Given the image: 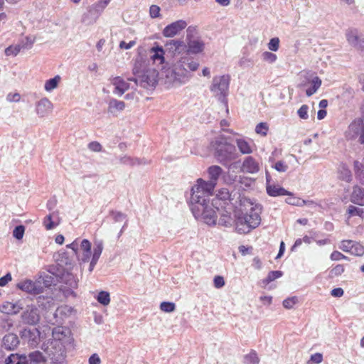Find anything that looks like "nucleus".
Segmentation results:
<instances>
[{"mask_svg": "<svg viewBox=\"0 0 364 364\" xmlns=\"http://www.w3.org/2000/svg\"><path fill=\"white\" fill-rule=\"evenodd\" d=\"M35 41L36 37L33 36H26L19 41L18 46L21 49H30L32 48Z\"/></svg>", "mask_w": 364, "mask_h": 364, "instance_id": "obj_34", "label": "nucleus"}, {"mask_svg": "<svg viewBox=\"0 0 364 364\" xmlns=\"http://www.w3.org/2000/svg\"><path fill=\"white\" fill-rule=\"evenodd\" d=\"M88 148L90 151L95 152H100L102 151V145L97 141H92L88 144Z\"/></svg>", "mask_w": 364, "mask_h": 364, "instance_id": "obj_60", "label": "nucleus"}, {"mask_svg": "<svg viewBox=\"0 0 364 364\" xmlns=\"http://www.w3.org/2000/svg\"><path fill=\"white\" fill-rule=\"evenodd\" d=\"M22 310L21 321L23 324L34 326L39 322L41 315L39 310L36 305H27L26 308H23Z\"/></svg>", "mask_w": 364, "mask_h": 364, "instance_id": "obj_9", "label": "nucleus"}, {"mask_svg": "<svg viewBox=\"0 0 364 364\" xmlns=\"http://www.w3.org/2000/svg\"><path fill=\"white\" fill-rule=\"evenodd\" d=\"M354 171L356 178L362 183H364V164L358 161H355Z\"/></svg>", "mask_w": 364, "mask_h": 364, "instance_id": "obj_33", "label": "nucleus"}, {"mask_svg": "<svg viewBox=\"0 0 364 364\" xmlns=\"http://www.w3.org/2000/svg\"><path fill=\"white\" fill-rule=\"evenodd\" d=\"M350 254L355 256H362L364 254V247L360 243L353 242V245L350 246Z\"/></svg>", "mask_w": 364, "mask_h": 364, "instance_id": "obj_41", "label": "nucleus"}, {"mask_svg": "<svg viewBox=\"0 0 364 364\" xmlns=\"http://www.w3.org/2000/svg\"><path fill=\"white\" fill-rule=\"evenodd\" d=\"M350 201L356 205H364V188L355 186L350 196Z\"/></svg>", "mask_w": 364, "mask_h": 364, "instance_id": "obj_21", "label": "nucleus"}, {"mask_svg": "<svg viewBox=\"0 0 364 364\" xmlns=\"http://www.w3.org/2000/svg\"><path fill=\"white\" fill-rule=\"evenodd\" d=\"M25 364H46L42 353L39 351H34L26 355Z\"/></svg>", "mask_w": 364, "mask_h": 364, "instance_id": "obj_26", "label": "nucleus"}, {"mask_svg": "<svg viewBox=\"0 0 364 364\" xmlns=\"http://www.w3.org/2000/svg\"><path fill=\"white\" fill-rule=\"evenodd\" d=\"M213 146L215 149V156L222 164H227L238 156L235 146L223 137L216 139Z\"/></svg>", "mask_w": 364, "mask_h": 364, "instance_id": "obj_5", "label": "nucleus"}, {"mask_svg": "<svg viewBox=\"0 0 364 364\" xmlns=\"http://www.w3.org/2000/svg\"><path fill=\"white\" fill-rule=\"evenodd\" d=\"M157 78L158 72L155 69H148L138 77H128L127 80L134 81L136 85L148 89L156 86Z\"/></svg>", "mask_w": 364, "mask_h": 364, "instance_id": "obj_8", "label": "nucleus"}, {"mask_svg": "<svg viewBox=\"0 0 364 364\" xmlns=\"http://www.w3.org/2000/svg\"><path fill=\"white\" fill-rule=\"evenodd\" d=\"M364 213L363 209L357 208L353 205H350L348 209V213L350 216L352 215H361Z\"/></svg>", "mask_w": 364, "mask_h": 364, "instance_id": "obj_53", "label": "nucleus"}, {"mask_svg": "<svg viewBox=\"0 0 364 364\" xmlns=\"http://www.w3.org/2000/svg\"><path fill=\"white\" fill-rule=\"evenodd\" d=\"M53 340L46 349L48 358L55 364H63L65 361L66 349L71 343L68 329L58 326L53 330Z\"/></svg>", "mask_w": 364, "mask_h": 364, "instance_id": "obj_2", "label": "nucleus"}, {"mask_svg": "<svg viewBox=\"0 0 364 364\" xmlns=\"http://www.w3.org/2000/svg\"><path fill=\"white\" fill-rule=\"evenodd\" d=\"M232 218L230 213L226 210L220 213V218L218 220V224L223 226H229L231 225Z\"/></svg>", "mask_w": 364, "mask_h": 364, "instance_id": "obj_37", "label": "nucleus"}, {"mask_svg": "<svg viewBox=\"0 0 364 364\" xmlns=\"http://www.w3.org/2000/svg\"><path fill=\"white\" fill-rule=\"evenodd\" d=\"M199 63L186 55L181 57L171 68L164 71L165 83L169 86H178L188 82L192 77L191 72L196 71Z\"/></svg>", "mask_w": 364, "mask_h": 364, "instance_id": "obj_1", "label": "nucleus"}, {"mask_svg": "<svg viewBox=\"0 0 364 364\" xmlns=\"http://www.w3.org/2000/svg\"><path fill=\"white\" fill-rule=\"evenodd\" d=\"M263 58L269 63H273L277 60V55L270 52H264L263 53Z\"/></svg>", "mask_w": 364, "mask_h": 364, "instance_id": "obj_63", "label": "nucleus"}, {"mask_svg": "<svg viewBox=\"0 0 364 364\" xmlns=\"http://www.w3.org/2000/svg\"><path fill=\"white\" fill-rule=\"evenodd\" d=\"M21 309H23V307L21 306L19 303L6 302L0 306V311L6 314H17Z\"/></svg>", "mask_w": 364, "mask_h": 364, "instance_id": "obj_24", "label": "nucleus"}, {"mask_svg": "<svg viewBox=\"0 0 364 364\" xmlns=\"http://www.w3.org/2000/svg\"><path fill=\"white\" fill-rule=\"evenodd\" d=\"M20 341L15 333H8L2 339V346L8 350H15L19 345Z\"/></svg>", "mask_w": 364, "mask_h": 364, "instance_id": "obj_20", "label": "nucleus"}, {"mask_svg": "<svg viewBox=\"0 0 364 364\" xmlns=\"http://www.w3.org/2000/svg\"><path fill=\"white\" fill-rule=\"evenodd\" d=\"M43 224L47 230H51L58 225L57 222L52 220V215H49L45 218Z\"/></svg>", "mask_w": 364, "mask_h": 364, "instance_id": "obj_48", "label": "nucleus"}, {"mask_svg": "<svg viewBox=\"0 0 364 364\" xmlns=\"http://www.w3.org/2000/svg\"><path fill=\"white\" fill-rule=\"evenodd\" d=\"M59 256L60 258L58 259V261L60 265L65 266L68 269H70L73 267V260L70 259L65 252L60 254Z\"/></svg>", "mask_w": 364, "mask_h": 364, "instance_id": "obj_35", "label": "nucleus"}, {"mask_svg": "<svg viewBox=\"0 0 364 364\" xmlns=\"http://www.w3.org/2000/svg\"><path fill=\"white\" fill-rule=\"evenodd\" d=\"M126 107V105L123 101H119L116 99H112L109 102L108 112L117 114L118 112L123 111Z\"/></svg>", "mask_w": 364, "mask_h": 364, "instance_id": "obj_25", "label": "nucleus"}, {"mask_svg": "<svg viewBox=\"0 0 364 364\" xmlns=\"http://www.w3.org/2000/svg\"><path fill=\"white\" fill-rule=\"evenodd\" d=\"M250 210L249 213H243L241 209V213L236 214L235 229L238 233H249L252 230L256 228L261 222L260 213L262 211L261 205L250 203Z\"/></svg>", "mask_w": 364, "mask_h": 364, "instance_id": "obj_4", "label": "nucleus"}, {"mask_svg": "<svg viewBox=\"0 0 364 364\" xmlns=\"http://www.w3.org/2000/svg\"><path fill=\"white\" fill-rule=\"evenodd\" d=\"M103 250V242L102 241H98L95 243V247L93 250L92 257L90 264L89 270L92 272L96 265Z\"/></svg>", "mask_w": 364, "mask_h": 364, "instance_id": "obj_23", "label": "nucleus"}, {"mask_svg": "<svg viewBox=\"0 0 364 364\" xmlns=\"http://www.w3.org/2000/svg\"><path fill=\"white\" fill-rule=\"evenodd\" d=\"M344 272V267L342 264H338L331 270L332 277L341 275Z\"/></svg>", "mask_w": 364, "mask_h": 364, "instance_id": "obj_58", "label": "nucleus"}, {"mask_svg": "<svg viewBox=\"0 0 364 364\" xmlns=\"http://www.w3.org/2000/svg\"><path fill=\"white\" fill-rule=\"evenodd\" d=\"M330 258L333 261H338L341 259H348V257L346 256H345L344 255H343L342 253H341L338 251H333L331 253Z\"/></svg>", "mask_w": 364, "mask_h": 364, "instance_id": "obj_57", "label": "nucleus"}, {"mask_svg": "<svg viewBox=\"0 0 364 364\" xmlns=\"http://www.w3.org/2000/svg\"><path fill=\"white\" fill-rule=\"evenodd\" d=\"M166 46L169 50H178L181 47H185L184 42L182 41L171 40L166 43Z\"/></svg>", "mask_w": 364, "mask_h": 364, "instance_id": "obj_39", "label": "nucleus"}, {"mask_svg": "<svg viewBox=\"0 0 364 364\" xmlns=\"http://www.w3.org/2000/svg\"><path fill=\"white\" fill-rule=\"evenodd\" d=\"M113 219L114 220L115 222H122V221H124V224L122 226V230L119 232V236H120L122 234V232H123V229L127 225L126 215L122 213H119V212L114 213H113Z\"/></svg>", "mask_w": 364, "mask_h": 364, "instance_id": "obj_45", "label": "nucleus"}, {"mask_svg": "<svg viewBox=\"0 0 364 364\" xmlns=\"http://www.w3.org/2000/svg\"><path fill=\"white\" fill-rule=\"evenodd\" d=\"M53 107L52 102L48 98H42L36 104V113L40 117H43L52 111Z\"/></svg>", "mask_w": 364, "mask_h": 364, "instance_id": "obj_19", "label": "nucleus"}, {"mask_svg": "<svg viewBox=\"0 0 364 364\" xmlns=\"http://www.w3.org/2000/svg\"><path fill=\"white\" fill-rule=\"evenodd\" d=\"M298 302V299L296 296H292L286 299L283 301V306L287 309L293 308V306Z\"/></svg>", "mask_w": 364, "mask_h": 364, "instance_id": "obj_47", "label": "nucleus"}, {"mask_svg": "<svg viewBox=\"0 0 364 364\" xmlns=\"http://www.w3.org/2000/svg\"><path fill=\"white\" fill-rule=\"evenodd\" d=\"M213 282L215 288H221L225 285L224 278L221 276H215Z\"/></svg>", "mask_w": 364, "mask_h": 364, "instance_id": "obj_62", "label": "nucleus"}, {"mask_svg": "<svg viewBox=\"0 0 364 364\" xmlns=\"http://www.w3.org/2000/svg\"><path fill=\"white\" fill-rule=\"evenodd\" d=\"M339 178L343 181L350 182L352 179L351 171L344 166L342 167L339 171Z\"/></svg>", "mask_w": 364, "mask_h": 364, "instance_id": "obj_42", "label": "nucleus"}, {"mask_svg": "<svg viewBox=\"0 0 364 364\" xmlns=\"http://www.w3.org/2000/svg\"><path fill=\"white\" fill-rule=\"evenodd\" d=\"M353 242L354 241L350 240H343L339 245V248L344 252H350V250H351L350 246H352L353 245Z\"/></svg>", "mask_w": 364, "mask_h": 364, "instance_id": "obj_50", "label": "nucleus"}, {"mask_svg": "<svg viewBox=\"0 0 364 364\" xmlns=\"http://www.w3.org/2000/svg\"><path fill=\"white\" fill-rule=\"evenodd\" d=\"M268 130L267 124L264 122L259 123L255 128V132L257 134H260L262 136H266Z\"/></svg>", "mask_w": 364, "mask_h": 364, "instance_id": "obj_49", "label": "nucleus"}, {"mask_svg": "<svg viewBox=\"0 0 364 364\" xmlns=\"http://www.w3.org/2000/svg\"><path fill=\"white\" fill-rule=\"evenodd\" d=\"M208 172L210 181L206 182L201 178L198 179L197 183L191 189V193L212 195L223 169L219 166H211L208 168Z\"/></svg>", "mask_w": 364, "mask_h": 364, "instance_id": "obj_6", "label": "nucleus"}, {"mask_svg": "<svg viewBox=\"0 0 364 364\" xmlns=\"http://www.w3.org/2000/svg\"><path fill=\"white\" fill-rule=\"evenodd\" d=\"M78 259L82 262H87L91 257V243L87 239L80 241L79 250L76 255Z\"/></svg>", "mask_w": 364, "mask_h": 364, "instance_id": "obj_17", "label": "nucleus"}, {"mask_svg": "<svg viewBox=\"0 0 364 364\" xmlns=\"http://www.w3.org/2000/svg\"><path fill=\"white\" fill-rule=\"evenodd\" d=\"M229 84V75L215 76L213 79L210 90L220 101L224 102L228 95Z\"/></svg>", "mask_w": 364, "mask_h": 364, "instance_id": "obj_7", "label": "nucleus"}, {"mask_svg": "<svg viewBox=\"0 0 364 364\" xmlns=\"http://www.w3.org/2000/svg\"><path fill=\"white\" fill-rule=\"evenodd\" d=\"M282 276V272L281 271H272L269 272L267 278L262 280V283L265 285L268 284L269 282L274 281V279L279 278Z\"/></svg>", "mask_w": 364, "mask_h": 364, "instance_id": "obj_40", "label": "nucleus"}, {"mask_svg": "<svg viewBox=\"0 0 364 364\" xmlns=\"http://www.w3.org/2000/svg\"><path fill=\"white\" fill-rule=\"evenodd\" d=\"M267 192L271 196H286L289 192L279 186L267 184Z\"/></svg>", "mask_w": 364, "mask_h": 364, "instance_id": "obj_27", "label": "nucleus"}, {"mask_svg": "<svg viewBox=\"0 0 364 364\" xmlns=\"http://www.w3.org/2000/svg\"><path fill=\"white\" fill-rule=\"evenodd\" d=\"M152 53L151 58L154 62L158 61L159 64H162L164 61V51L161 46L154 47L151 49Z\"/></svg>", "mask_w": 364, "mask_h": 364, "instance_id": "obj_30", "label": "nucleus"}, {"mask_svg": "<svg viewBox=\"0 0 364 364\" xmlns=\"http://www.w3.org/2000/svg\"><path fill=\"white\" fill-rule=\"evenodd\" d=\"M247 360L252 364L259 363V358L255 352H252L246 356Z\"/></svg>", "mask_w": 364, "mask_h": 364, "instance_id": "obj_61", "label": "nucleus"}, {"mask_svg": "<svg viewBox=\"0 0 364 364\" xmlns=\"http://www.w3.org/2000/svg\"><path fill=\"white\" fill-rule=\"evenodd\" d=\"M160 7L156 5H151L149 9V14L151 18H157L160 16Z\"/></svg>", "mask_w": 364, "mask_h": 364, "instance_id": "obj_59", "label": "nucleus"}, {"mask_svg": "<svg viewBox=\"0 0 364 364\" xmlns=\"http://www.w3.org/2000/svg\"><path fill=\"white\" fill-rule=\"evenodd\" d=\"M119 160L121 164L124 165H129L132 166L141 164V161L139 159H133L128 156H124L121 157Z\"/></svg>", "mask_w": 364, "mask_h": 364, "instance_id": "obj_44", "label": "nucleus"}, {"mask_svg": "<svg viewBox=\"0 0 364 364\" xmlns=\"http://www.w3.org/2000/svg\"><path fill=\"white\" fill-rule=\"evenodd\" d=\"M111 0H99L95 4H92L89 9V12H95L97 14V18L100 15L106 6L109 4Z\"/></svg>", "mask_w": 364, "mask_h": 364, "instance_id": "obj_28", "label": "nucleus"}, {"mask_svg": "<svg viewBox=\"0 0 364 364\" xmlns=\"http://www.w3.org/2000/svg\"><path fill=\"white\" fill-rule=\"evenodd\" d=\"M17 287L21 290L32 294H38L43 292V287L40 282H33L26 279L17 284Z\"/></svg>", "mask_w": 364, "mask_h": 364, "instance_id": "obj_13", "label": "nucleus"}, {"mask_svg": "<svg viewBox=\"0 0 364 364\" xmlns=\"http://www.w3.org/2000/svg\"><path fill=\"white\" fill-rule=\"evenodd\" d=\"M187 26L185 21L179 20L175 21L164 28L163 35L165 37L171 38L179 33Z\"/></svg>", "mask_w": 364, "mask_h": 364, "instance_id": "obj_14", "label": "nucleus"}, {"mask_svg": "<svg viewBox=\"0 0 364 364\" xmlns=\"http://www.w3.org/2000/svg\"><path fill=\"white\" fill-rule=\"evenodd\" d=\"M308 109L309 107L306 105H302L297 112L299 117L303 119H308Z\"/></svg>", "mask_w": 364, "mask_h": 364, "instance_id": "obj_52", "label": "nucleus"}, {"mask_svg": "<svg viewBox=\"0 0 364 364\" xmlns=\"http://www.w3.org/2000/svg\"><path fill=\"white\" fill-rule=\"evenodd\" d=\"M310 82L311 86L306 90V95L308 97L313 95L317 92L321 85V80L318 77L316 76L310 81Z\"/></svg>", "mask_w": 364, "mask_h": 364, "instance_id": "obj_31", "label": "nucleus"}, {"mask_svg": "<svg viewBox=\"0 0 364 364\" xmlns=\"http://www.w3.org/2000/svg\"><path fill=\"white\" fill-rule=\"evenodd\" d=\"M97 300L103 306H107L110 302L109 294L107 291H102L98 294Z\"/></svg>", "mask_w": 364, "mask_h": 364, "instance_id": "obj_38", "label": "nucleus"}, {"mask_svg": "<svg viewBox=\"0 0 364 364\" xmlns=\"http://www.w3.org/2000/svg\"><path fill=\"white\" fill-rule=\"evenodd\" d=\"M25 228L23 225L16 227L13 231V235L18 240H21L23 237Z\"/></svg>", "mask_w": 364, "mask_h": 364, "instance_id": "obj_51", "label": "nucleus"}, {"mask_svg": "<svg viewBox=\"0 0 364 364\" xmlns=\"http://www.w3.org/2000/svg\"><path fill=\"white\" fill-rule=\"evenodd\" d=\"M346 137L354 139L359 137V141L364 144V122L360 119H355L346 131Z\"/></svg>", "mask_w": 364, "mask_h": 364, "instance_id": "obj_10", "label": "nucleus"}, {"mask_svg": "<svg viewBox=\"0 0 364 364\" xmlns=\"http://www.w3.org/2000/svg\"><path fill=\"white\" fill-rule=\"evenodd\" d=\"M260 169L259 162L252 156H247L244 159L240 171L247 173H256Z\"/></svg>", "mask_w": 364, "mask_h": 364, "instance_id": "obj_16", "label": "nucleus"}, {"mask_svg": "<svg viewBox=\"0 0 364 364\" xmlns=\"http://www.w3.org/2000/svg\"><path fill=\"white\" fill-rule=\"evenodd\" d=\"M14 326V321L9 318H2L0 321V330L2 333L9 331Z\"/></svg>", "mask_w": 364, "mask_h": 364, "instance_id": "obj_36", "label": "nucleus"}, {"mask_svg": "<svg viewBox=\"0 0 364 364\" xmlns=\"http://www.w3.org/2000/svg\"><path fill=\"white\" fill-rule=\"evenodd\" d=\"M217 197L223 200H228L230 197V194L228 189L222 188L217 193Z\"/></svg>", "mask_w": 364, "mask_h": 364, "instance_id": "obj_54", "label": "nucleus"}, {"mask_svg": "<svg viewBox=\"0 0 364 364\" xmlns=\"http://www.w3.org/2000/svg\"><path fill=\"white\" fill-rule=\"evenodd\" d=\"M26 355L24 354H11L5 360L6 364H25Z\"/></svg>", "mask_w": 364, "mask_h": 364, "instance_id": "obj_29", "label": "nucleus"}, {"mask_svg": "<svg viewBox=\"0 0 364 364\" xmlns=\"http://www.w3.org/2000/svg\"><path fill=\"white\" fill-rule=\"evenodd\" d=\"M235 144L242 154H250L253 152V147L250 142L247 141L246 139L243 138H237L235 140Z\"/></svg>", "mask_w": 364, "mask_h": 364, "instance_id": "obj_22", "label": "nucleus"}, {"mask_svg": "<svg viewBox=\"0 0 364 364\" xmlns=\"http://www.w3.org/2000/svg\"><path fill=\"white\" fill-rule=\"evenodd\" d=\"M21 48L18 44L11 45L5 49V55L6 56H16L21 51Z\"/></svg>", "mask_w": 364, "mask_h": 364, "instance_id": "obj_43", "label": "nucleus"}, {"mask_svg": "<svg viewBox=\"0 0 364 364\" xmlns=\"http://www.w3.org/2000/svg\"><path fill=\"white\" fill-rule=\"evenodd\" d=\"M20 335L21 338L31 346H36L39 341L40 333L36 328H24L21 331Z\"/></svg>", "mask_w": 364, "mask_h": 364, "instance_id": "obj_15", "label": "nucleus"}, {"mask_svg": "<svg viewBox=\"0 0 364 364\" xmlns=\"http://www.w3.org/2000/svg\"><path fill=\"white\" fill-rule=\"evenodd\" d=\"M111 84L114 87V93L122 96L129 88V85L122 77H113L109 79Z\"/></svg>", "mask_w": 364, "mask_h": 364, "instance_id": "obj_18", "label": "nucleus"}, {"mask_svg": "<svg viewBox=\"0 0 364 364\" xmlns=\"http://www.w3.org/2000/svg\"><path fill=\"white\" fill-rule=\"evenodd\" d=\"M274 168L279 172H286L288 169V165L282 161L275 163Z\"/></svg>", "mask_w": 364, "mask_h": 364, "instance_id": "obj_56", "label": "nucleus"}, {"mask_svg": "<svg viewBox=\"0 0 364 364\" xmlns=\"http://www.w3.org/2000/svg\"><path fill=\"white\" fill-rule=\"evenodd\" d=\"M160 309L162 311L170 313L175 310L176 306L174 303L164 301L161 303Z\"/></svg>", "mask_w": 364, "mask_h": 364, "instance_id": "obj_46", "label": "nucleus"}, {"mask_svg": "<svg viewBox=\"0 0 364 364\" xmlns=\"http://www.w3.org/2000/svg\"><path fill=\"white\" fill-rule=\"evenodd\" d=\"M60 80H61V77L60 75H56L53 78L48 80L45 82V85H44L45 90L47 92L53 91L54 89L58 87Z\"/></svg>", "mask_w": 364, "mask_h": 364, "instance_id": "obj_32", "label": "nucleus"}, {"mask_svg": "<svg viewBox=\"0 0 364 364\" xmlns=\"http://www.w3.org/2000/svg\"><path fill=\"white\" fill-rule=\"evenodd\" d=\"M279 40L278 38H273L268 43V48L272 51H277L279 49Z\"/></svg>", "mask_w": 364, "mask_h": 364, "instance_id": "obj_55", "label": "nucleus"}, {"mask_svg": "<svg viewBox=\"0 0 364 364\" xmlns=\"http://www.w3.org/2000/svg\"><path fill=\"white\" fill-rule=\"evenodd\" d=\"M210 195L191 193V210L196 219H202L208 225L216 223V211L209 203Z\"/></svg>", "mask_w": 364, "mask_h": 364, "instance_id": "obj_3", "label": "nucleus"}, {"mask_svg": "<svg viewBox=\"0 0 364 364\" xmlns=\"http://www.w3.org/2000/svg\"><path fill=\"white\" fill-rule=\"evenodd\" d=\"M185 47L186 48L187 54H198L203 51L205 43L200 38L198 37H189L188 35Z\"/></svg>", "mask_w": 364, "mask_h": 364, "instance_id": "obj_12", "label": "nucleus"}, {"mask_svg": "<svg viewBox=\"0 0 364 364\" xmlns=\"http://www.w3.org/2000/svg\"><path fill=\"white\" fill-rule=\"evenodd\" d=\"M347 41L357 50L364 51V36L357 29H350L346 33Z\"/></svg>", "mask_w": 364, "mask_h": 364, "instance_id": "obj_11", "label": "nucleus"}, {"mask_svg": "<svg viewBox=\"0 0 364 364\" xmlns=\"http://www.w3.org/2000/svg\"><path fill=\"white\" fill-rule=\"evenodd\" d=\"M136 42L135 41H131L129 43H126L125 41H122L119 43V48L121 49H126L128 50L135 46Z\"/></svg>", "mask_w": 364, "mask_h": 364, "instance_id": "obj_64", "label": "nucleus"}]
</instances>
